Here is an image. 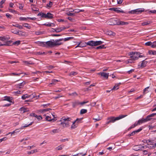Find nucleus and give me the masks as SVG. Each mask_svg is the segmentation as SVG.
Masks as SVG:
<instances>
[{
	"label": "nucleus",
	"instance_id": "nucleus-1",
	"mask_svg": "<svg viewBox=\"0 0 156 156\" xmlns=\"http://www.w3.org/2000/svg\"><path fill=\"white\" fill-rule=\"evenodd\" d=\"M126 116V115H120L116 117H115L114 116L108 117L107 118L106 124L108 125L110 123H114L116 121L120 120Z\"/></svg>",
	"mask_w": 156,
	"mask_h": 156
},
{
	"label": "nucleus",
	"instance_id": "nucleus-2",
	"mask_svg": "<svg viewBox=\"0 0 156 156\" xmlns=\"http://www.w3.org/2000/svg\"><path fill=\"white\" fill-rule=\"evenodd\" d=\"M71 118L68 117L64 116L61 118V121L62 122L61 124L62 125L63 127H67L69 126L68 122L71 120Z\"/></svg>",
	"mask_w": 156,
	"mask_h": 156
},
{
	"label": "nucleus",
	"instance_id": "nucleus-3",
	"mask_svg": "<svg viewBox=\"0 0 156 156\" xmlns=\"http://www.w3.org/2000/svg\"><path fill=\"white\" fill-rule=\"evenodd\" d=\"M104 42L99 41H90L87 42L86 43L87 45H89L91 46H98L101 45L103 44Z\"/></svg>",
	"mask_w": 156,
	"mask_h": 156
},
{
	"label": "nucleus",
	"instance_id": "nucleus-4",
	"mask_svg": "<svg viewBox=\"0 0 156 156\" xmlns=\"http://www.w3.org/2000/svg\"><path fill=\"white\" fill-rule=\"evenodd\" d=\"M88 102V101H83L82 102H80L78 100H76L73 101L72 102V107L73 108H76V107L79 106H82Z\"/></svg>",
	"mask_w": 156,
	"mask_h": 156
},
{
	"label": "nucleus",
	"instance_id": "nucleus-5",
	"mask_svg": "<svg viewBox=\"0 0 156 156\" xmlns=\"http://www.w3.org/2000/svg\"><path fill=\"white\" fill-rule=\"evenodd\" d=\"M129 55L130 56V58L134 61L138 59V52H131L129 53Z\"/></svg>",
	"mask_w": 156,
	"mask_h": 156
},
{
	"label": "nucleus",
	"instance_id": "nucleus-6",
	"mask_svg": "<svg viewBox=\"0 0 156 156\" xmlns=\"http://www.w3.org/2000/svg\"><path fill=\"white\" fill-rule=\"evenodd\" d=\"M118 20L117 19H111L108 21V23L110 25H117Z\"/></svg>",
	"mask_w": 156,
	"mask_h": 156
},
{
	"label": "nucleus",
	"instance_id": "nucleus-7",
	"mask_svg": "<svg viewBox=\"0 0 156 156\" xmlns=\"http://www.w3.org/2000/svg\"><path fill=\"white\" fill-rule=\"evenodd\" d=\"M144 11V9H137L129 12V13L132 14H138L141 13Z\"/></svg>",
	"mask_w": 156,
	"mask_h": 156
},
{
	"label": "nucleus",
	"instance_id": "nucleus-8",
	"mask_svg": "<svg viewBox=\"0 0 156 156\" xmlns=\"http://www.w3.org/2000/svg\"><path fill=\"white\" fill-rule=\"evenodd\" d=\"M144 148V146H142L141 145H135L133 147V149L135 151H139L142 150Z\"/></svg>",
	"mask_w": 156,
	"mask_h": 156
},
{
	"label": "nucleus",
	"instance_id": "nucleus-9",
	"mask_svg": "<svg viewBox=\"0 0 156 156\" xmlns=\"http://www.w3.org/2000/svg\"><path fill=\"white\" fill-rule=\"evenodd\" d=\"M148 121V119L147 117H146V118H142L139 119L136 123L138 125H140L143 123L146 122Z\"/></svg>",
	"mask_w": 156,
	"mask_h": 156
},
{
	"label": "nucleus",
	"instance_id": "nucleus-10",
	"mask_svg": "<svg viewBox=\"0 0 156 156\" xmlns=\"http://www.w3.org/2000/svg\"><path fill=\"white\" fill-rule=\"evenodd\" d=\"M52 41H48L47 42H46V47L47 46L48 47H53L54 46V40H52Z\"/></svg>",
	"mask_w": 156,
	"mask_h": 156
},
{
	"label": "nucleus",
	"instance_id": "nucleus-11",
	"mask_svg": "<svg viewBox=\"0 0 156 156\" xmlns=\"http://www.w3.org/2000/svg\"><path fill=\"white\" fill-rule=\"evenodd\" d=\"M62 41V38L58 40H55V41H54V46H59L62 44V42H60V41Z\"/></svg>",
	"mask_w": 156,
	"mask_h": 156
},
{
	"label": "nucleus",
	"instance_id": "nucleus-12",
	"mask_svg": "<svg viewBox=\"0 0 156 156\" xmlns=\"http://www.w3.org/2000/svg\"><path fill=\"white\" fill-rule=\"evenodd\" d=\"M36 18L35 17L31 18L30 17H21L19 18V20L21 21H25L27 19H29L32 20H36Z\"/></svg>",
	"mask_w": 156,
	"mask_h": 156
},
{
	"label": "nucleus",
	"instance_id": "nucleus-13",
	"mask_svg": "<svg viewBox=\"0 0 156 156\" xmlns=\"http://www.w3.org/2000/svg\"><path fill=\"white\" fill-rule=\"evenodd\" d=\"M98 74L101 75V76H103L107 79L108 78L109 73H106L104 72H102L98 73Z\"/></svg>",
	"mask_w": 156,
	"mask_h": 156
},
{
	"label": "nucleus",
	"instance_id": "nucleus-14",
	"mask_svg": "<svg viewBox=\"0 0 156 156\" xmlns=\"http://www.w3.org/2000/svg\"><path fill=\"white\" fill-rule=\"evenodd\" d=\"M112 9L114 11H115L118 13H125L123 10H121L119 8H112Z\"/></svg>",
	"mask_w": 156,
	"mask_h": 156
},
{
	"label": "nucleus",
	"instance_id": "nucleus-15",
	"mask_svg": "<svg viewBox=\"0 0 156 156\" xmlns=\"http://www.w3.org/2000/svg\"><path fill=\"white\" fill-rule=\"evenodd\" d=\"M81 120V119H79L78 118H77L74 122H73V124L71 126V128L72 129H75L76 128L77 126V124H75L76 123V122L78 120Z\"/></svg>",
	"mask_w": 156,
	"mask_h": 156
},
{
	"label": "nucleus",
	"instance_id": "nucleus-16",
	"mask_svg": "<svg viewBox=\"0 0 156 156\" xmlns=\"http://www.w3.org/2000/svg\"><path fill=\"white\" fill-rule=\"evenodd\" d=\"M53 15L49 13L48 12L46 14V18L47 19H52L53 18Z\"/></svg>",
	"mask_w": 156,
	"mask_h": 156
},
{
	"label": "nucleus",
	"instance_id": "nucleus-17",
	"mask_svg": "<svg viewBox=\"0 0 156 156\" xmlns=\"http://www.w3.org/2000/svg\"><path fill=\"white\" fill-rule=\"evenodd\" d=\"M129 24L128 23L122 21H118L117 25H126Z\"/></svg>",
	"mask_w": 156,
	"mask_h": 156
},
{
	"label": "nucleus",
	"instance_id": "nucleus-18",
	"mask_svg": "<svg viewBox=\"0 0 156 156\" xmlns=\"http://www.w3.org/2000/svg\"><path fill=\"white\" fill-rule=\"evenodd\" d=\"M84 9H75L73 10V11H70V12H74L75 13H78L81 12H84Z\"/></svg>",
	"mask_w": 156,
	"mask_h": 156
},
{
	"label": "nucleus",
	"instance_id": "nucleus-19",
	"mask_svg": "<svg viewBox=\"0 0 156 156\" xmlns=\"http://www.w3.org/2000/svg\"><path fill=\"white\" fill-rule=\"evenodd\" d=\"M2 101H6L9 102H11V100L10 99V97L7 96H5L2 99Z\"/></svg>",
	"mask_w": 156,
	"mask_h": 156
},
{
	"label": "nucleus",
	"instance_id": "nucleus-20",
	"mask_svg": "<svg viewBox=\"0 0 156 156\" xmlns=\"http://www.w3.org/2000/svg\"><path fill=\"white\" fill-rule=\"evenodd\" d=\"M43 25L46 26L47 27H54L55 26V24L52 23H47L43 24Z\"/></svg>",
	"mask_w": 156,
	"mask_h": 156
},
{
	"label": "nucleus",
	"instance_id": "nucleus-21",
	"mask_svg": "<svg viewBox=\"0 0 156 156\" xmlns=\"http://www.w3.org/2000/svg\"><path fill=\"white\" fill-rule=\"evenodd\" d=\"M145 143H147L148 144V145H152L153 146V145L154 144V143L153 142V141L150 140H145Z\"/></svg>",
	"mask_w": 156,
	"mask_h": 156
},
{
	"label": "nucleus",
	"instance_id": "nucleus-22",
	"mask_svg": "<svg viewBox=\"0 0 156 156\" xmlns=\"http://www.w3.org/2000/svg\"><path fill=\"white\" fill-rule=\"evenodd\" d=\"M59 132V130L58 129H54L51 131L50 133L51 135H53L55 133Z\"/></svg>",
	"mask_w": 156,
	"mask_h": 156
},
{
	"label": "nucleus",
	"instance_id": "nucleus-23",
	"mask_svg": "<svg viewBox=\"0 0 156 156\" xmlns=\"http://www.w3.org/2000/svg\"><path fill=\"white\" fill-rule=\"evenodd\" d=\"M29 98H36V99H37L38 98H39L40 96L39 95H38V96H36L35 94V93L32 94L30 95H29Z\"/></svg>",
	"mask_w": 156,
	"mask_h": 156
},
{
	"label": "nucleus",
	"instance_id": "nucleus-24",
	"mask_svg": "<svg viewBox=\"0 0 156 156\" xmlns=\"http://www.w3.org/2000/svg\"><path fill=\"white\" fill-rule=\"evenodd\" d=\"M147 61H145V60H143L141 64V66H140V67H141V68H143L145 66H146L147 64Z\"/></svg>",
	"mask_w": 156,
	"mask_h": 156
},
{
	"label": "nucleus",
	"instance_id": "nucleus-25",
	"mask_svg": "<svg viewBox=\"0 0 156 156\" xmlns=\"http://www.w3.org/2000/svg\"><path fill=\"white\" fill-rule=\"evenodd\" d=\"M20 111L22 113H24L25 112L28 111V109L24 107H22L20 109Z\"/></svg>",
	"mask_w": 156,
	"mask_h": 156
},
{
	"label": "nucleus",
	"instance_id": "nucleus-26",
	"mask_svg": "<svg viewBox=\"0 0 156 156\" xmlns=\"http://www.w3.org/2000/svg\"><path fill=\"white\" fill-rule=\"evenodd\" d=\"M25 82L23 81V82L20 83L17 85V87L20 88L23 87L25 84Z\"/></svg>",
	"mask_w": 156,
	"mask_h": 156
},
{
	"label": "nucleus",
	"instance_id": "nucleus-27",
	"mask_svg": "<svg viewBox=\"0 0 156 156\" xmlns=\"http://www.w3.org/2000/svg\"><path fill=\"white\" fill-rule=\"evenodd\" d=\"M37 16H40L42 18H46V14L44 13L40 12L37 14Z\"/></svg>",
	"mask_w": 156,
	"mask_h": 156
},
{
	"label": "nucleus",
	"instance_id": "nucleus-28",
	"mask_svg": "<svg viewBox=\"0 0 156 156\" xmlns=\"http://www.w3.org/2000/svg\"><path fill=\"white\" fill-rule=\"evenodd\" d=\"M120 84V83H119L115 84L113 88H112L111 90H116L118 89L119 88V86Z\"/></svg>",
	"mask_w": 156,
	"mask_h": 156
},
{
	"label": "nucleus",
	"instance_id": "nucleus-29",
	"mask_svg": "<svg viewBox=\"0 0 156 156\" xmlns=\"http://www.w3.org/2000/svg\"><path fill=\"white\" fill-rule=\"evenodd\" d=\"M9 39L8 37H0V40L2 41H5Z\"/></svg>",
	"mask_w": 156,
	"mask_h": 156
},
{
	"label": "nucleus",
	"instance_id": "nucleus-30",
	"mask_svg": "<svg viewBox=\"0 0 156 156\" xmlns=\"http://www.w3.org/2000/svg\"><path fill=\"white\" fill-rule=\"evenodd\" d=\"M23 26L26 27L28 29H30L31 28V27L30 25L27 23H23Z\"/></svg>",
	"mask_w": 156,
	"mask_h": 156
},
{
	"label": "nucleus",
	"instance_id": "nucleus-31",
	"mask_svg": "<svg viewBox=\"0 0 156 156\" xmlns=\"http://www.w3.org/2000/svg\"><path fill=\"white\" fill-rule=\"evenodd\" d=\"M53 5V2L51 1H50L47 4L46 7L48 8H50Z\"/></svg>",
	"mask_w": 156,
	"mask_h": 156
},
{
	"label": "nucleus",
	"instance_id": "nucleus-32",
	"mask_svg": "<svg viewBox=\"0 0 156 156\" xmlns=\"http://www.w3.org/2000/svg\"><path fill=\"white\" fill-rule=\"evenodd\" d=\"M58 80H57L53 79L52 80V82L49 84V86H51V85H54L55 84V83L58 82Z\"/></svg>",
	"mask_w": 156,
	"mask_h": 156
},
{
	"label": "nucleus",
	"instance_id": "nucleus-33",
	"mask_svg": "<svg viewBox=\"0 0 156 156\" xmlns=\"http://www.w3.org/2000/svg\"><path fill=\"white\" fill-rule=\"evenodd\" d=\"M12 26L17 27L19 29H22L23 28V27L22 26L16 23L15 24H12Z\"/></svg>",
	"mask_w": 156,
	"mask_h": 156
},
{
	"label": "nucleus",
	"instance_id": "nucleus-34",
	"mask_svg": "<svg viewBox=\"0 0 156 156\" xmlns=\"http://www.w3.org/2000/svg\"><path fill=\"white\" fill-rule=\"evenodd\" d=\"M73 38V37H66L65 38H62V41H66L69 40L70 39H72Z\"/></svg>",
	"mask_w": 156,
	"mask_h": 156
},
{
	"label": "nucleus",
	"instance_id": "nucleus-35",
	"mask_svg": "<svg viewBox=\"0 0 156 156\" xmlns=\"http://www.w3.org/2000/svg\"><path fill=\"white\" fill-rule=\"evenodd\" d=\"M137 125H138L137 124L136 122H135L134 124L132 125L129 128L128 130H129L132 128H134L135 127H136V126Z\"/></svg>",
	"mask_w": 156,
	"mask_h": 156
},
{
	"label": "nucleus",
	"instance_id": "nucleus-36",
	"mask_svg": "<svg viewBox=\"0 0 156 156\" xmlns=\"http://www.w3.org/2000/svg\"><path fill=\"white\" fill-rule=\"evenodd\" d=\"M18 30L16 29H12L11 30V32L13 33L17 34L18 33Z\"/></svg>",
	"mask_w": 156,
	"mask_h": 156
},
{
	"label": "nucleus",
	"instance_id": "nucleus-37",
	"mask_svg": "<svg viewBox=\"0 0 156 156\" xmlns=\"http://www.w3.org/2000/svg\"><path fill=\"white\" fill-rule=\"evenodd\" d=\"M21 98L22 99L25 100L26 98H29V95L27 94H24L22 96Z\"/></svg>",
	"mask_w": 156,
	"mask_h": 156
},
{
	"label": "nucleus",
	"instance_id": "nucleus-38",
	"mask_svg": "<svg viewBox=\"0 0 156 156\" xmlns=\"http://www.w3.org/2000/svg\"><path fill=\"white\" fill-rule=\"evenodd\" d=\"M33 122H31L28 125L25 124V126H21V127L20 128V129H23L24 127H27L30 125H31L32 124Z\"/></svg>",
	"mask_w": 156,
	"mask_h": 156
},
{
	"label": "nucleus",
	"instance_id": "nucleus-39",
	"mask_svg": "<svg viewBox=\"0 0 156 156\" xmlns=\"http://www.w3.org/2000/svg\"><path fill=\"white\" fill-rule=\"evenodd\" d=\"M148 53L150 55H156V51L150 50L149 51Z\"/></svg>",
	"mask_w": 156,
	"mask_h": 156
},
{
	"label": "nucleus",
	"instance_id": "nucleus-40",
	"mask_svg": "<svg viewBox=\"0 0 156 156\" xmlns=\"http://www.w3.org/2000/svg\"><path fill=\"white\" fill-rule=\"evenodd\" d=\"M87 110L86 109H81L80 111V113L81 114H84L87 113Z\"/></svg>",
	"mask_w": 156,
	"mask_h": 156
},
{
	"label": "nucleus",
	"instance_id": "nucleus-41",
	"mask_svg": "<svg viewBox=\"0 0 156 156\" xmlns=\"http://www.w3.org/2000/svg\"><path fill=\"white\" fill-rule=\"evenodd\" d=\"M154 116H155L154 114L153 113H152L150 115H147V118L148 119V120L149 121L151 119V117H154Z\"/></svg>",
	"mask_w": 156,
	"mask_h": 156
},
{
	"label": "nucleus",
	"instance_id": "nucleus-42",
	"mask_svg": "<svg viewBox=\"0 0 156 156\" xmlns=\"http://www.w3.org/2000/svg\"><path fill=\"white\" fill-rule=\"evenodd\" d=\"M18 129H16L14 130V131H12V132H9L8 134H6V135H7L10 134H11V135L14 134V133L17 132H18L19 131H18Z\"/></svg>",
	"mask_w": 156,
	"mask_h": 156
},
{
	"label": "nucleus",
	"instance_id": "nucleus-43",
	"mask_svg": "<svg viewBox=\"0 0 156 156\" xmlns=\"http://www.w3.org/2000/svg\"><path fill=\"white\" fill-rule=\"evenodd\" d=\"M38 44L41 45H43V47H46L45 42L39 41Z\"/></svg>",
	"mask_w": 156,
	"mask_h": 156
},
{
	"label": "nucleus",
	"instance_id": "nucleus-44",
	"mask_svg": "<svg viewBox=\"0 0 156 156\" xmlns=\"http://www.w3.org/2000/svg\"><path fill=\"white\" fill-rule=\"evenodd\" d=\"M43 34V32L41 31L35 32V34L36 35H41Z\"/></svg>",
	"mask_w": 156,
	"mask_h": 156
},
{
	"label": "nucleus",
	"instance_id": "nucleus-45",
	"mask_svg": "<svg viewBox=\"0 0 156 156\" xmlns=\"http://www.w3.org/2000/svg\"><path fill=\"white\" fill-rule=\"evenodd\" d=\"M24 32L18 30V33L17 34L20 36H23L24 35Z\"/></svg>",
	"mask_w": 156,
	"mask_h": 156
},
{
	"label": "nucleus",
	"instance_id": "nucleus-46",
	"mask_svg": "<svg viewBox=\"0 0 156 156\" xmlns=\"http://www.w3.org/2000/svg\"><path fill=\"white\" fill-rule=\"evenodd\" d=\"M151 47L152 48H155L156 47V41L152 42Z\"/></svg>",
	"mask_w": 156,
	"mask_h": 156
},
{
	"label": "nucleus",
	"instance_id": "nucleus-47",
	"mask_svg": "<svg viewBox=\"0 0 156 156\" xmlns=\"http://www.w3.org/2000/svg\"><path fill=\"white\" fill-rule=\"evenodd\" d=\"M23 62L24 64L27 65L32 64V62L31 61L29 62L28 61H24Z\"/></svg>",
	"mask_w": 156,
	"mask_h": 156
},
{
	"label": "nucleus",
	"instance_id": "nucleus-48",
	"mask_svg": "<svg viewBox=\"0 0 156 156\" xmlns=\"http://www.w3.org/2000/svg\"><path fill=\"white\" fill-rule=\"evenodd\" d=\"M134 60L130 58V59H128L126 61V62L127 64L129 63H132L134 62Z\"/></svg>",
	"mask_w": 156,
	"mask_h": 156
},
{
	"label": "nucleus",
	"instance_id": "nucleus-49",
	"mask_svg": "<svg viewBox=\"0 0 156 156\" xmlns=\"http://www.w3.org/2000/svg\"><path fill=\"white\" fill-rule=\"evenodd\" d=\"M77 74V73L76 72H70L69 75L70 76H71V75H76V74Z\"/></svg>",
	"mask_w": 156,
	"mask_h": 156
},
{
	"label": "nucleus",
	"instance_id": "nucleus-50",
	"mask_svg": "<svg viewBox=\"0 0 156 156\" xmlns=\"http://www.w3.org/2000/svg\"><path fill=\"white\" fill-rule=\"evenodd\" d=\"M104 48H105V45H104L99 46L96 48V49H102Z\"/></svg>",
	"mask_w": 156,
	"mask_h": 156
},
{
	"label": "nucleus",
	"instance_id": "nucleus-51",
	"mask_svg": "<svg viewBox=\"0 0 156 156\" xmlns=\"http://www.w3.org/2000/svg\"><path fill=\"white\" fill-rule=\"evenodd\" d=\"M20 41L18 40L14 42L13 44L14 45H19L20 44Z\"/></svg>",
	"mask_w": 156,
	"mask_h": 156
},
{
	"label": "nucleus",
	"instance_id": "nucleus-52",
	"mask_svg": "<svg viewBox=\"0 0 156 156\" xmlns=\"http://www.w3.org/2000/svg\"><path fill=\"white\" fill-rule=\"evenodd\" d=\"M150 23L149 22L146 21L142 23L141 24L143 26L146 25L150 24Z\"/></svg>",
	"mask_w": 156,
	"mask_h": 156
},
{
	"label": "nucleus",
	"instance_id": "nucleus-53",
	"mask_svg": "<svg viewBox=\"0 0 156 156\" xmlns=\"http://www.w3.org/2000/svg\"><path fill=\"white\" fill-rule=\"evenodd\" d=\"M63 145H60L56 147L57 149L58 150H62L63 148Z\"/></svg>",
	"mask_w": 156,
	"mask_h": 156
},
{
	"label": "nucleus",
	"instance_id": "nucleus-54",
	"mask_svg": "<svg viewBox=\"0 0 156 156\" xmlns=\"http://www.w3.org/2000/svg\"><path fill=\"white\" fill-rule=\"evenodd\" d=\"M152 44V42L151 41H148L145 43V45L147 46H151Z\"/></svg>",
	"mask_w": 156,
	"mask_h": 156
},
{
	"label": "nucleus",
	"instance_id": "nucleus-55",
	"mask_svg": "<svg viewBox=\"0 0 156 156\" xmlns=\"http://www.w3.org/2000/svg\"><path fill=\"white\" fill-rule=\"evenodd\" d=\"M142 128H140L139 129L136 130L135 131H134V132L135 134L136 133H138L140 132L142 130Z\"/></svg>",
	"mask_w": 156,
	"mask_h": 156
},
{
	"label": "nucleus",
	"instance_id": "nucleus-56",
	"mask_svg": "<svg viewBox=\"0 0 156 156\" xmlns=\"http://www.w3.org/2000/svg\"><path fill=\"white\" fill-rule=\"evenodd\" d=\"M5 1H1L0 2V8H3V6L2 5V4H3L5 3Z\"/></svg>",
	"mask_w": 156,
	"mask_h": 156
},
{
	"label": "nucleus",
	"instance_id": "nucleus-57",
	"mask_svg": "<svg viewBox=\"0 0 156 156\" xmlns=\"http://www.w3.org/2000/svg\"><path fill=\"white\" fill-rule=\"evenodd\" d=\"M54 30H55V31L57 33H58L61 31V30L59 29V28H56V29H54Z\"/></svg>",
	"mask_w": 156,
	"mask_h": 156
},
{
	"label": "nucleus",
	"instance_id": "nucleus-58",
	"mask_svg": "<svg viewBox=\"0 0 156 156\" xmlns=\"http://www.w3.org/2000/svg\"><path fill=\"white\" fill-rule=\"evenodd\" d=\"M45 119L46 120L48 121H50L52 120V119H51V117L48 116H46Z\"/></svg>",
	"mask_w": 156,
	"mask_h": 156
},
{
	"label": "nucleus",
	"instance_id": "nucleus-59",
	"mask_svg": "<svg viewBox=\"0 0 156 156\" xmlns=\"http://www.w3.org/2000/svg\"><path fill=\"white\" fill-rule=\"evenodd\" d=\"M47 68L48 69L51 70V69H52L53 68H54V66H52L50 65V66H47Z\"/></svg>",
	"mask_w": 156,
	"mask_h": 156
},
{
	"label": "nucleus",
	"instance_id": "nucleus-60",
	"mask_svg": "<svg viewBox=\"0 0 156 156\" xmlns=\"http://www.w3.org/2000/svg\"><path fill=\"white\" fill-rule=\"evenodd\" d=\"M66 14L68 16H72L74 15V13H72L70 12H67L66 13Z\"/></svg>",
	"mask_w": 156,
	"mask_h": 156
},
{
	"label": "nucleus",
	"instance_id": "nucleus-61",
	"mask_svg": "<svg viewBox=\"0 0 156 156\" xmlns=\"http://www.w3.org/2000/svg\"><path fill=\"white\" fill-rule=\"evenodd\" d=\"M21 74V73H12L10 75H13L19 76Z\"/></svg>",
	"mask_w": 156,
	"mask_h": 156
},
{
	"label": "nucleus",
	"instance_id": "nucleus-62",
	"mask_svg": "<svg viewBox=\"0 0 156 156\" xmlns=\"http://www.w3.org/2000/svg\"><path fill=\"white\" fill-rule=\"evenodd\" d=\"M80 155H81L82 156H84L87 155V154L85 153L84 154H83L82 153H78V154H76V155H77V156H79Z\"/></svg>",
	"mask_w": 156,
	"mask_h": 156
},
{
	"label": "nucleus",
	"instance_id": "nucleus-63",
	"mask_svg": "<svg viewBox=\"0 0 156 156\" xmlns=\"http://www.w3.org/2000/svg\"><path fill=\"white\" fill-rule=\"evenodd\" d=\"M149 88V87H147L146 88H145L144 90V91H143V93L145 94V93H146V91H147V89H148V88Z\"/></svg>",
	"mask_w": 156,
	"mask_h": 156
},
{
	"label": "nucleus",
	"instance_id": "nucleus-64",
	"mask_svg": "<svg viewBox=\"0 0 156 156\" xmlns=\"http://www.w3.org/2000/svg\"><path fill=\"white\" fill-rule=\"evenodd\" d=\"M6 16L8 18H11V17H12L11 15L9 13H6Z\"/></svg>",
	"mask_w": 156,
	"mask_h": 156
}]
</instances>
